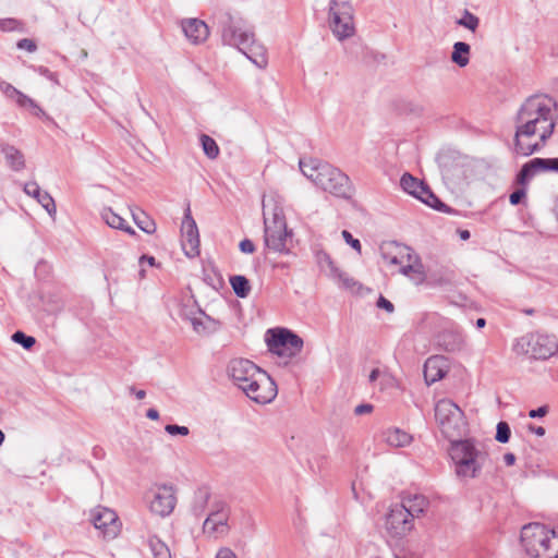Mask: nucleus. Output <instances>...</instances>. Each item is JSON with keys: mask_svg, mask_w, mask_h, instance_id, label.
Here are the masks:
<instances>
[{"mask_svg": "<svg viewBox=\"0 0 558 558\" xmlns=\"http://www.w3.org/2000/svg\"><path fill=\"white\" fill-rule=\"evenodd\" d=\"M16 24L14 19H5L0 22V27L3 31H12Z\"/></svg>", "mask_w": 558, "mask_h": 558, "instance_id": "603ef678", "label": "nucleus"}, {"mask_svg": "<svg viewBox=\"0 0 558 558\" xmlns=\"http://www.w3.org/2000/svg\"><path fill=\"white\" fill-rule=\"evenodd\" d=\"M385 441L395 448L405 447L412 441V436L400 428H388L384 432Z\"/></svg>", "mask_w": 558, "mask_h": 558, "instance_id": "bb28decb", "label": "nucleus"}, {"mask_svg": "<svg viewBox=\"0 0 558 558\" xmlns=\"http://www.w3.org/2000/svg\"><path fill=\"white\" fill-rule=\"evenodd\" d=\"M185 37L194 45L204 43L209 36L207 24L199 19H185L181 21Z\"/></svg>", "mask_w": 558, "mask_h": 558, "instance_id": "aec40b11", "label": "nucleus"}, {"mask_svg": "<svg viewBox=\"0 0 558 558\" xmlns=\"http://www.w3.org/2000/svg\"><path fill=\"white\" fill-rule=\"evenodd\" d=\"M333 279L338 280L342 287L347 288V289H352L356 282L353 278H351L347 272L342 271V276H336V277H332Z\"/></svg>", "mask_w": 558, "mask_h": 558, "instance_id": "c03bdc74", "label": "nucleus"}, {"mask_svg": "<svg viewBox=\"0 0 558 558\" xmlns=\"http://www.w3.org/2000/svg\"><path fill=\"white\" fill-rule=\"evenodd\" d=\"M264 244L277 252H288L287 242L291 238L288 231L283 207L278 196L268 195L263 199Z\"/></svg>", "mask_w": 558, "mask_h": 558, "instance_id": "20e7f679", "label": "nucleus"}, {"mask_svg": "<svg viewBox=\"0 0 558 558\" xmlns=\"http://www.w3.org/2000/svg\"><path fill=\"white\" fill-rule=\"evenodd\" d=\"M229 379L258 404L270 403L278 393L275 380L247 359H232L227 366Z\"/></svg>", "mask_w": 558, "mask_h": 558, "instance_id": "f03ea898", "label": "nucleus"}, {"mask_svg": "<svg viewBox=\"0 0 558 558\" xmlns=\"http://www.w3.org/2000/svg\"><path fill=\"white\" fill-rule=\"evenodd\" d=\"M414 529V519L410 517L407 509L399 504L390 507L385 515V531L391 538L401 539L409 535Z\"/></svg>", "mask_w": 558, "mask_h": 558, "instance_id": "f8f14e48", "label": "nucleus"}, {"mask_svg": "<svg viewBox=\"0 0 558 558\" xmlns=\"http://www.w3.org/2000/svg\"><path fill=\"white\" fill-rule=\"evenodd\" d=\"M342 236L344 239V241L352 247L354 248L355 251H357L359 253H361V243L357 239H354L353 235L347 231V230H343L342 231Z\"/></svg>", "mask_w": 558, "mask_h": 558, "instance_id": "79ce46f5", "label": "nucleus"}, {"mask_svg": "<svg viewBox=\"0 0 558 558\" xmlns=\"http://www.w3.org/2000/svg\"><path fill=\"white\" fill-rule=\"evenodd\" d=\"M529 430L536 434L537 436H544L545 435V428L542 426H535L533 424L529 425Z\"/></svg>", "mask_w": 558, "mask_h": 558, "instance_id": "864d4df0", "label": "nucleus"}, {"mask_svg": "<svg viewBox=\"0 0 558 558\" xmlns=\"http://www.w3.org/2000/svg\"><path fill=\"white\" fill-rule=\"evenodd\" d=\"M4 441V434L3 432L0 429V446L3 444Z\"/></svg>", "mask_w": 558, "mask_h": 558, "instance_id": "0e129e2a", "label": "nucleus"}, {"mask_svg": "<svg viewBox=\"0 0 558 558\" xmlns=\"http://www.w3.org/2000/svg\"><path fill=\"white\" fill-rule=\"evenodd\" d=\"M192 315H187L186 313H183L182 315L190 320L194 331L197 333L203 332L206 328L204 326V320L201 317L204 313L201 310H197L196 312H192Z\"/></svg>", "mask_w": 558, "mask_h": 558, "instance_id": "c9c22d12", "label": "nucleus"}, {"mask_svg": "<svg viewBox=\"0 0 558 558\" xmlns=\"http://www.w3.org/2000/svg\"><path fill=\"white\" fill-rule=\"evenodd\" d=\"M526 196V191L524 187L518 189L512 192L509 196V201L511 205H519L523 198Z\"/></svg>", "mask_w": 558, "mask_h": 558, "instance_id": "37998d69", "label": "nucleus"}, {"mask_svg": "<svg viewBox=\"0 0 558 558\" xmlns=\"http://www.w3.org/2000/svg\"><path fill=\"white\" fill-rule=\"evenodd\" d=\"M17 48L27 50L28 52H34L36 50V44L28 38H23L17 41Z\"/></svg>", "mask_w": 558, "mask_h": 558, "instance_id": "a18cd8bd", "label": "nucleus"}, {"mask_svg": "<svg viewBox=\"0 0 558 558\" xmlns=\"http://www.w3.org/2000/svg\"><path fill=\"white\" fill-rule=\"evenodd\" d=\"M381 256L389 265L400 266L399 271L417 282L425 278L424 266L418 255L408 245L392 242L383 250Z\"/></svg>", "mask_w": 558, "mask_h": 558, "instance_id": "423d86ee", "label": "nucleus"}, {"mask_svg": "<svg viewBox=\"0 0 558 558\" xmlns=\"http://www.w3.org/2000/svg\"><path fill=\"white\" fill-rule=\"evenodd\" d=\"M216 558H238L236 555L228 547H222L218 550Z\"/></svg>", "mask_w": 558, "mask_h": 558, "instance_id": "3c124183", "label": "nucleus"}, {"mask_svg": "<svg viewBox=\"0 0 558 558\" xmlns=\"http://www.w3.org/2000/svg\"><path fill=\"white\" fill-rule=\"evenodd\" d=\"M148 546L154 558H172L168 545L165 542H162L158 536H149Z\"/></svg>", "mask_w": 558, "mask_h": 558, "instance_id": "7c9ffc66", "label": "nucleus"}, {"mask_svg": "<svg viewBox=\"0 0 558 558\" xmlns=\"http://www.w3.org/2000/svg\"><path fill=\"white\" fill-rule=\"evenodd\" d=\"M510 436H511V429H510L509 424L505 421H500L496 427L495 439L498 442L507 444L510 439Z\"/></svg>", "mask_w": 558, "mask_h": 558, "instance_id": "e433bc0d", "label": "nucleus"}, {"mask_svg": "<svg viewBox=\"0 0 558 558\" xmlns=\"http://www.w3.org/2000/svg\"><path fill=\"white\" fill-rule=\"evenodd\" d=\"M40 73L45 76H47L50 81L57 82V74L53 72H50L47 68H40Z\"/></svg>", "mask_w": 558, "mask_h": 558, "instance_id": "5fc2aeb1", "label": "nucleus"}, {"mask_svg": "<svg viewBox=\"0 0 558 558\" xmlns=\"http://www.w3.org/2000/svg\"><path fill=\"white\" fill-rule=\"evenodd\" d=\"M378 375H379V371L377 368H374L368 376L369 381L371 383L375 381L378 378Z\"/></svg>", "mask_w": 558, "mask_h": 558, "instance_id": "052dcab7", "label": "nucleus"}, {"mask_svg": "<svg viewBox=\"0 0 558 558\" xmlns=\"http://www.w3.org/2000/svg\"><path fill=\"white\" fill-rule=\"evenodd\" d=\"M253 32L244 29L228 15L221 27V38L225 45L246 49L252 40Z\"/></svg>", "mask_w": 558, "mask_h": 558, "instance_id": "2eb2a0df", "label": "nucleus"}, {"mask_svg": "<svg viewBox=\"0 0 558 558\" xmlns=\"http://www.w3.org/2000/svg\"><path fill=\"white\" fill-rule=\"evenodd\" d=\"M182 248L187 257H195L199 254V234L195 220L191 215L190 206L184 211L181 227Z\"/></svg>", "mask_w": 558, "mask_h": 558, "instance_id": "dca6fc26", "label": "nucleus"}, {"mask_svg": "<svg viewBox=\"0 0 558 558\" xmlns=\"http://www.w3.org/2000/svg\"><path fill=\"white\" fill-rule=\"evenodd\" d=\"M146 416L150 420H158L159 418V413L156 409H148L147 412H146Z\"/></svg>", "mask_w": 558, "mask_h": 558, "instance_id": "bf43d9fd", "label": "nucleus"}, {"mask_svg": "<svg viewBox=\"0 0 558 558\" xmlns=\"http://www.w3.org/2000/svg\"><path fill=\"white\" fill-rule=\"evenodd\" d=\"M15 102L20 107H29V108H32L36 116H39L40 113H43L41 108L32 98H29L28 96H26L22 92H20L19 96L15 99Z\"/></svg>", "mask_w": 558, "mask_h": 558, "instance_id": "58836bf2", "label": "nucleus"}, {"mask_svg": "<svg viewBox=\"0 0 558 558\" xmlns=\"http://www.w3.org/2000/svg\"><path fill=\"white\" fill-rule=\"evenodd\" d=\"M513 350L518 354H525L534 360H547L557 352L558 343L553 336L532 332L520 337Z\"/></svg>", "mask_w": 558, "mask_h": 558, "instance_id": "6e6552de", "label": "nucleus"}, {"mask_svg": "<svg viewBox=\"0 0 558 558\" xmlns=\"http://www.w3.org/2000/svg\"><path fill=\"white\" fill-rule=\"evenodd\" d=\"M460 238L462 240H469L470 239V231L469 230H461L460 231Z\"/></svg>", "mask_w": 558, "mask_h": 558, "instance_id": "680f3d73", "label": "nucleus"}, {"mask_svg": "<svg viewBox=\"0 0 558 558\" xmlns=\"http://www.w3.org/2000/svg\"><path fill=\"white\" fill-rule=\"evenodd\" d=\"M242 53L246 56V58L254 63L259 69H265L268 64L266 48L255 41L254 35L252 36V40L247 44L246 49L240 50Z\"/></svg>", "mask_w": 558, "mask_h": 558, "instance_id": "5701e85b", "label": "nucleus"}, {"mask_svg": "<svg viewBox=\"0 0 558 558\" xmlns=\"http://www.w3.org/2000/svg\"><path fill=\"white\" fill-rule=\"evenodd\" d=\"M400 185L405 193L414 196L429 207L442 213L450 210V208L430 191L427 184L412 174L408 172L402 174Z\"/></svg>", "mask_w": 558, "mask_h": 558, "instance_id": "9b49d317", "label": "nucleus"}, {"mask_svg": "<svg viewBox=\"0 0 558 558\" xmlns=\"http://www.w3.org/2000/svg\"><path fill=\"white\" fill-rule=\"evenodd\" d=\"M317 259L322 268H324L325 265L327 266L330 277L342 276V270L336 266L335 262L327 253H319Z\"/></svg>", "mask_w": 558, "mask_h": 558, "instance_id": "f704fd0d", "label": "nucleus"}, {"mask_svg": "<svg viewBox=\"0 0 558 558\" xmlns=\"http://www.w3.org/2000/svg\"><path fill=\"white\" fill-rule=\"evenodd\" d=\"M0 90L10 99H13L15 100L16 97L19 96L20 94V90L16 89L13 85H11L10 83H7V82H1L0 83Z\"/></svg>", "mask_w": 558, "mask_h": 558, "instance_id": "ea45409f", "label": "nucleus"}, {"mask_svg": "<svg viewBox=\"0 0 558 558\" xmlns=\"http://www.w3.org/2000/svg\"><path fill=\"white\" fill-rule=\"evenodd\" d=\"M457 24L474 33L480 25V19L465 9L462 16L457 21Z\"/></svg>", "mask_w": 558, "mask_h": 558, "instance_id": "72a5a7b5", "label": "nucleus"}, {"mask_svg": "<svg viewBox=\"0 0 558 558\" xmlns=\"http://www.w3.org/2000/svg\"><path fill=\"white\" fill-rule=\"evenodd\" d=\"M132 217L135 225L145 233L153 234L156 231L155 221L142 210H132Z\"/></svg>", "mask_w": 558, "mask_h": 558, "instance_id": "c756f323", "label": "nucleus"}, {"mask_svg": "<svg viewBox=\"0 0 558 558\" xmlns=\"http://www.w3.org/2000/svg\"><path fill=\"white\" fill-rule=\"evenodd\" d=\"M271 338L268 339L269 350L280 356H295L303 348V340L296 333L288 329L268 330Z\"/></svg>", "mask_w": 558, "mask_h": 558, "instance_id": "ddd939ff", "label": "nucleus"}, {"mask_svg": "<svg viewBox=\"0 0 558 558\" xmlns=\"http://www.w3.org/2000/svg\"><path fill=\"white\" fill-rule=\"evenodd\" d=\"M435 418L447 437H452L463 423V411L451 400L441 399L435 405Z\"/></svg>", "mask_w": 558, "mask_h": 558, "instance_id": "9d476101", "label": "nucleus"}, {"mask_svg": "<svg viewBox=\"0 0 558 558\" xmlns=\"http://www.w3.org/2000/svg\"><path fill=\"white\" fill-rule=\"evenodd\" d=\"M329 26L339 40L354 35L353 8L350 0H330Z\"/></svg>", "mask_w": 558, "mask_h": 558, "instance_id": "1a4fd4ad", "label": "nucleus"}, {"mask_svg": "<svg viewBox=\"0 0 558 558\" xmlns=\"http://www.w3.org/2000/svg\"><path fill=\"white\" fill-rule=\"evenodd\" d=\"M12 340L15 343L21 344L26 350L32 349L34 347V344L36 343V340L34 337L27 336L26 333H24L23 331H20V330L15 331L12 335Z\"/></svg>", "mask_w": 558, "mask_h": 558, "instance_id": "4c0bfd02", "label": "nucleus"}, {"mask_svg": "<svg viewBox=\"0 0 558 558\" xmlns=\"http://www.w3.org/2000/svg\"><path fill=\"white\" fill-rule=\"evenodd\" d=\"M377 306L386 310L389 313L393 312V310H395L393 304L384 296H379V299L377 301Z\"/></svg>", "mask_w": 558, "mask_h": 558, "instance_id": "8fccbe9b", "label": "nucleus"}, {"mask_svg": "<svg viewBox=\"0 0 558 558\" xmlns=\"http://www.w3.org/2000/svg\"><path fill=\"white\" fill-rule=\"evenodd\" d=\"M399 506L407 509L414 520L422 517L429 506V500L422 494H405L401 497Z\"/></svg>", "mask_w": 558, "mask_h": 558, "instance_id": "412c9836", "label": "nucleus"}, {"mask_svg": "<svg viewBox=\"0 0 558 558\" xmlns=\"http://www.w3.org/2000/svg\"><path fill=\"white\" fill-rule=\"evenodd\" d=\"M373 405L369 404V403H362V404H359L355 407L354 409V414L355 415H364V414H368L373 411Z\"/></svg>", "mask_w": 558, "mask_h": 558, "instance_id": "de8ad7c7", "label": "nucleus"}, {"mask_svg": "<svg viewBox=\"0 0 558 558\" xmlns=\"http://www.w3.org/2000/svg\"><path fill=\"white\" fill-rule=\"evenodd\" d=\"M301 172L316 186L337 197L349 198L352 186L349 177L338 168L319 159H300Z\"/></svg>", "mask_w": 558, "mask_h": 558, "instance_id": "7ed1b4c3", "label": "nucleus"}, {"mask_svg": "<svg viewBox=\"0 0 558 558\" xmlns=\"http://www.w3.org/2000/svg\"><path fill=\"white\" fill-rule=\"evenodd\" d=\"M554 106L553 99L543 95L531 96L521 105L514 118L517 155L530 156L545 146L556 125Z\"/></svg>", "mask_w": 558, "mask_h": 558, "instance_id": "f257e3e1", "label": "nucleus"}, {"mask_svg": "<svg viewBox=\"0 0 558 558\" xmlns=\"http://www.w3.org/2000/svg\"><path fill=\"white\" fill-rule=\"evenodd\" d=\"M228 513L223 509L211 512L205 520L203 529L208 533H222L227 529Z\"/></svg>", "mask_w": 558, "mask_h": 558, "instance_id": "b1692460", "label": "nucleus"}, {"mask_svg": "<svg viewBox=\"0 0 558 558\" xmlns=\"http://www.w3.org/2000/svg\"><path fill=\"white\" fill-rule=\"evenodd\" d=\"M1 153L4 155L8 166L13 171H21L25 168L24 155L16 147L4 144L1 146Z\"/></svg>", "mask_w": 558, "mask_h": 558, "instance_id": "a878e982", "label": "nucleus"}, {"mask_svg": "<svg viewBox=\"0 0 558 558\" xmlns=\"http://www.w3.org/2000/svg\"><path fill=\"white\" fill-rule=\"evenodd\" d=\"M440 359L437 356H432L425 362L424 378L427 385H432L445 377L447 372L440 366Z\"/></svg>", "mask_w": 558, "mask_h": 558, "instance_id": "393cba45", "label": "nucleus"}, {"mask_svg": "<svg viewBox=\"0 0 558 558\" xmlns=\"http://www.w3.org/2000/svg\"><path fill=\"white\" fill-rule=\"evenodd\" d=\"M541 170L558 172V158H534L530 160L522 166L517 174V183L524 186Z\"/></svg>", "mask_w": 558, "mask_h": 558, "instance_id": "a211bd4d", "label": "nucleus"}, {"mask_svg": "<svg viewBox=\"0 0 558 558\" xmlns=\"http://www.w3.org/2000/svg\"><path fill=\"white\" fill-rule=\"evenodd\" d=\"M521 543L531 558H558V533L541 523L523 526Z\"/></svg>", "mask_w": 558, "mask_h": 558, "instance_id": "39448f33", "label": "nucleus"}, {"mask_svg": "<svg viewBox=\"0 0 558 558\" xmlns=\"http://www.w3.org/2000/svg\"><path fill=\"white\" fill-rule=\"evenodd\" d=\"M504 461L508 466L513 465L515 462V456L511 452H508L504 456Z\"/></svg>", "mask_w": 558, "mask_h": 558, "instance_id": "6e6d98bb", "label": "nucleus"}, {"mask_svg": "<svg viewBox=\"0 0 558 558\" xmlns=\"http://www.w3.org/2000/svg\"><path fill=\"white\" fill-rule=\"evenodd\" d=\"M177 504L175 492L172 485H155L149 492V509L154 514L168 517Z\"/></svg>", "mask_w": 558, "mask_h": 558, "instance_id": "4468645a", "label": "nucleus"}, {"mask_svg": "<svg viewBox=\"0 0 558 558\" xmlns=\"http://www.w3.org/2000/svg\"><path fill=\"white\" fill-rule=\"evenodd\" d=\"M24 192L34 197L50 216H54L57 208L53 198L46 191H41L40 186L37 182H28L24 184Z\"/></svg>", "mask_w": 558, "mask_h": 558, "instance_id": "4be33fe9", "label": "nucleus"}, {"mask_svg": "<svg viewBox=\"0 0 558 558\" xmlns=\"http://www.w3.org/2000/svg\"><path fill=\"white\" fill-rule=\"evenodd\" d=\"M140 263L141 264H144V263H147L148 265L150 266H154L156 260H155V257L153 256H146V255H143L141 258H140Z\"/></svg>", "mask_w": 558, "mask_h": 558, "instance_id": "13d9d810", "label": "nucleus"}, {"mask_svg": "<svg viewBox=\"0 0 558 558\" xmlns=\"http://www.w3.org/2000/svg\"><path fill=\"white\" fill-rule=\"evenodd\" d=\"M547 413H548V407L543 405V407H539V408H537V409L531 410V411L529 412V416H530L531 418L543 417V416H545Z\"/></svg>", "mask_w": 558, "mask_h": 558, "instance_id": "09e8293b", "label": "nucleus"}, {"mask_svg": "<svg viewBox=\"0 0 558 558\" xmlns=\"http://www.w3.org/2000/svg\"><path fill=\"white\" fill-rule=\"evenodd\" d=\"M165 430L171 436H175V435L186 436L190 433V430L186 426H180V425H174V424L166 425Z\"/></svg>", "mask_w": 558, "mask_h": 558, "instance_id": "a19ab883", "label": "nucleus"}, {"mask_svg": "<svg viewBox=\"0 0 558 558\" xmlns=\"http://www.w3.org/2000/svg\"><path fill=\"white\" fill-rule=\"evenodd\" d=\"M230 284L239 298H246L250 294L251 291V284L246 277L241 275H235L230 277Z\"/></svg>", "mask_w": 558, "mask_h": 558, "instance_id": "2f4dec72", "label": "nucleus"}, {"mask_svg": "<svg viewBox=\"0 0 558 558\" xmlns=\"http://www.w3.org/2000/svg\"><path fill=\"white\" fill-rule=\"evenodd\" d=\"M101 218L104 221L113 229L125 231L129 234H135L134 229L125 223V220L116 214L111 208H104L101 211Z\"/></svg>", "mask_w": 558, "mask_h": 558, "instance_id": "cd10ccee", "label": "nucleus"}, {"mask_svg": "<svg viewBox=\"0 0 558 558\" xmlns=\"http://www.w3.org/2000/svg\"><path fill=\"white\" fill-rule=\"evenodd\" d=\"M470 50L471 47L469 44L464 41L454 43L453 50L451 52V61L460 68L466 66L470 62Z\"/></svg>", "mask_w": 558, "mask_h": 558, "instance_id": "c85d7f7f", "label": "nucleus"}, {"mask_svg": "<svg viewBox=\"0 0 558 558\" xmlns=\"http://www.w3.org/2000/svg\"><path fill=\"white\" fill-rule=\"evenodd\" d=\"M240 251L245 254H252L255 252V245L250 239H244L239 244Z\"/></svg>", "mask_w": 558, "mask_h": 558, "instance_id": "49530a36", "label": "nucleus"}, {"mask_svg": "<svg viewBox=\"0 0 558 558\" xmlns=\"http://www.w3.org/2000/svg\"><path fill=\"white\" fill-rule=\"evenodd\" d=\"M201 144H202L205 155L209 159H215L218 157L219 147L214 138H211L209 135L202 134L201 135Z\"/></svg>", "mask_w": 558, "mask_h": 558, "instance_id": "473e14b6", "label": "nucleus"}, {"mask_svg": "<svg viewBox=\"0 0 558 558\" xmlns=\"http://www.w3.org/2000/svg\"><path fill=\"white\" fill-rule=\"evenodd\" d=\"M130 392L134 393L138 400H142L146 397L145 390H135L134 387H130Z\"/></svg>", "mask_w": 558, "mask_h": 558, "instance_id": "4d7b16f0", "label": "nucleus"}, {"mask_svg": "<svg viewBox=\"0 0 558 558\" xmlns=\"http://www.w3.org/2000/svg\"><path fill=\"white\" fill-rule=\"evenodd\" d=\"M94 526L102 531L105 538H113L119 532L118 515L108 508L97 509L92 517Z\"/></svg>", "mask_w": 558, "mask_h": 558, "instance_id": "6ab92c4d", "label": "nucleus"}, {"mask_svg": "<svg viewBox=\"0 0 558 558\" xmlns=\"http://www.w3.org/2000/svg\"><path fill=\"white\" fill-rule=\"evenodd\" d=\"M450 457L459 476L475 477L482 468L486 454L476 450L470 440L452 442Z\"/></svg>", "mask_w": 558, "mask_h": 558, "instance_id": "0eeeda50", "label": "nucleus"}, {"mask_svg": "<svg viewBox=\"0 0 558 558\" xmlns=\"http://www.w3.org/2000/svg\"><path fill=\"white\" fill-rule=\"evenodd\" d=\"M437 344L446 352H458L464 347V336L461 328L448 320L436 337Z\"/></svg>", "mask_w": 558, "mask_h": 558, "instance_id": "f3484780", "label": "nucleus"}, {"mask_svg": "<svg viewBox=\"0 0 558 558\" xmlns=\"http://www.w3.org/2000/svg\"><path fill=\"white\" fill-rule=\"evenodd\" d=\"M475 325L477 328H483L486 325V320L484 318H477Z\"/></svg>", "mask_w": 558, "mask_h": 558, "instance_id": "e2e57ef3", "label": "nucleus"}]
</instances>
